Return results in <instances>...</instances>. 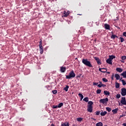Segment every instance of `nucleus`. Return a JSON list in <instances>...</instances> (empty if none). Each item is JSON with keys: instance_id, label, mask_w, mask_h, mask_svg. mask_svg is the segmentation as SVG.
<instances>
[{"instance_id": "obj_1", "label": "nucleus", "mask_w": 126, "mask_h": 126, "mask_svg": "<svg viewBox=\"0 0 126 126\" xmlns=\"http://www.w3.org/2000/svg\"><path fill=\"white\" fill-rule=\"evenodd\" d=\"M82 63H83L85 65H86V66H89V67H93V65H92V64H91V62L88 61V59H82Z\"/></svg>"}, {"instance_id": "obj_2", "label": "nucleus", "mask_w": 126, "mask_h": 126, "mask_svg": "<svg viewBox=\"0 0 126 126\" xmlns=\"http://www.w3.org/2000/svg\"><path fill=\"white\" fill-rule=\"evenodd\" d=\"M94 103L92 101H90L88 102V108H87V111L89 113H92L93 111V105Z\"/></svg>"}, {"instance_id": "obj_3", "label": "nucleus", "mask_w": 126, "mask_h": 126, "mask_svg": "<svg viewBox=\"0 0 126 126\" xmlns=\"http://www.w3.org/2000/svg\"><path fill=\"white\" fill-rule=\"evenodd\" d=\"M75 76V73L73 70H72L69 73L68 75H66V79H70V78H74Z\"/></svg>"}, {"instance_id": "obj_4", "label": "nucleus", "mask_w": 126, "mask_h": 126, "mask_svg": "<svg viewBox=\"0 0 126 126\" xmlns=\"http://www.w3.org/2000/svg\"><path fill=\"white\" fill-rule=\"evenodd\" d=\"M108 101H109V99L108 97H106L105 98L101 99L99 100V102H100V103H102V104H107Z\"/></svg>"}, {"instance_id": "obj_5", "label": "nucleus", "mask_w": 126, "mask_h": 126, "mask_svg": "<svg viewBox=\"0 0 126 126\" xmlns=\"http://www.w3.org/2000/svg\"><path fill=\"white\" fill-rule=\"evenodd\" d=\"M121 95L122 96H126V88H122L121 89Z\"/></svg>"}, {"instance_id": "obj_6", "label": "nucleus", "mask_w": 126, "mask_h": 126, "mask_svg": "<svg viewBox=\"0 0 126 126\" xmlns=\"http://www.w3.org/2000/svg\"><path fill=\"white\" fill-rule=\"evenodd\" d=\"M120 102L123 105H126V97H122V99L120 101Z\"/></svg>"}, {"instance_id": "obj_7", "label": "nucleus", "mask_w": 126, "mask_h": 126, "mask_svg": "<svg viewBox=\"0 0 126 126\" xmlns=\"http://www.w3.org/2000/svg\"><path fill=\"white\" fill-rule=\"evenodd\" d=\"M99 71L102 72L103 73H105V72H107V69L105 68H99L98 69Z\"/></svg>"}, {"instance_id": "obj_8", "label": "nucleus", "mask_w": 126, "mask_h": 126, "mask_svg": "<svg viewBox=\"0 0 126 126\" xmlns=\"http://www.w3.org/2000/svg\"><path fill=\"white\" fill-rule=\"evenodd\" d=\"M63 15L64 17H67L69 15V11L66 12L65 11H63Z\"/></svg>"}, {"instance_id": "obj_9", "label": "nucleus", "mask_w": 126, "mask_h": 126, "mask_svg": "<svg viewBox=\"0 0 126 126\" xmlns=\"http://www.w3.org/2000/svg\"><path fill=\"white\" fill-rule=\"evenodd\" d=\"M66 70V67H63V66H62L60 67V71H61V72H65V71Z\"/></svg>"}, {"instance_id": "obj_10", "label": "nucleus", "mask_w": 126, "mask_h": 126, "mask_svg": "<svg viewBox=\"0 0 126 126\" xmlns=\"http://www.w3.org/2000/svg\"><path fill=\"white\" fill-rule=\"evenodd\" d=\"M39 51L40 54H43L44 53V48L43 47L42 45L39 46Z\"/></svg>"}, {"instance_id": "obj_11", "label": "nucleus", "mask_w": 126, "mask_h": 126, "mask_svg": "<svg viewBox=\"0 0 126 126\" xmlns=\"http://www.w3.org/2000/svg\"><path fill=\"white\" fill-rule=\"evenodd\" d=\"M114 77H115L116 80H119L121 78V76L118 74H115Z\"/></svg>"}, {"instance_id": "obj_12", "label": "nucleus", "mask_w": 126, "mask_h": 126, "mask_svg": "<svg viewBox=\"0 0 126 126\" xmlns=\"http://www.w3.org/2000/svg\"><path fill=\"white\" fill-rule=\"evenodd\" d=\"M61 126H69V124L68 122L62 123Z\"/></svg>"}, {"instance_id": "obj_13", "label": "nucleus", "mask_w": 126, "mask_h": 126, "mask_svg": "<svg viewBox=\"0 0 126 126\" xmlns=\"http://www.w3.org/2000/svg\"><path fill=\"white\" fill-rule=\"evenodd\" d=\"M119 111V108H115V109L112 110V112L113 113V115H116Z\"/></svg>"}, {"instance_id": "obj_14", "label": "nucleus", "mask_w": 126, "mask_h": 126, "mask_svg": "<svg viewBox=\"0 0 126 126\" xmlns=\"http://www.w3.org/2000/svg\"><path fill=\"white\" fill-rule=\"evenodd\" d=\"M123 69L120 67H117L116 69V71H118V72H123Z\"/></svg>"}, {"instance_id": "obj_15", "label": "nucleus", "mask_w": 126, "mask_h": 126, "mask_svg": "<svg viewBox=\"0 0 126 126\" xmlns=\"http://www.w3.org/2000/svg\"><path fill=\"white\" fill-rule=\"evenodd\" d=\"M104 27L105 29H106L107 30H110V25H109L108 24H104Z\"/></svg>"}, {"instance_id": "obj_16", "label": "nucleus", "mask_w": 126, "mask_h": 126, "mask_svg": "<svg viewBox=\"0 0 126 126\" xmlns=\"http://www.w3.org/2000/svg\"><path fill=\"white\" fill-rule=\"evenodd\" d=\"M106 63H109V64H113V63H112V60H111V59H110L109 58L106 60Z\"/></svg>"}, {"instance_id": "obj_17", "label": "nucleus", "mask_w": 126, "mask_h": 126, "mask_svg": "<svg viewBox=\"0 0 126 126\" xmlns=\"http://www.w3.org/2000/svg\"><path fill=\"white\" fill-rule=\"evenodd\" d=\"M116 38H119V37H118L117 35H114V34H112L111 36V38L113 39V40L116 39Z\"/></svg>"}, {"instance_id": "obj_18", "label": "nucleus", "mask_w": 126, "mask_h": 126, "mask_svg": "<svg viewBox=\"0 0 126 126\" xmlns=\"http://www.w3.org/2000/svg\"><path fill=\"white\" fill-rule=\"evenodd\" d=\"M78 96L81 97L80 101H82V99L84 98V96L82 94H78Z\"/></svg>"}, {"instance_id": "obj_19", "label": "nucleus", "mask_w": 126, "mask_h": 126, "mask_svg": "<svg viewBox=\"0 0 126 126\" xmlns=\"http://www.w3.org/2000/svg\"><path fill=\"white\" fill-rule=\"evenodd\" d=\"M121 75L122 76H123V77L124 78H126V71H125V72H123L122 74H121Z\"/></svg>"}, {"instance_id": "obj_20", "label": "nucleus", "mask_w": 126, "mask_h": 126, "mask_svg": "<svg viewBox=\"0 0 126 126\" xmlns=\"http://www.w3.org/2000/svg\"><path fill=\"white\" fill-rule=\"evenodd\" d=\"M115 87H116V88H120V83L116 82H115Z\"/></svg>"}, {"instance_id": "obj_21", "label": "nucleus", "mask_w": 126, "mask_h": 126, "mask_svg": "<svg viewBox=\"0 0 126 126\" xmlns=\"http://www.w3.org/2000/svg\"><path fill=\"white\" fill-rule=\"evenodd\" d=\"M68 88H69V86L66 85V87L64 88L63 90H64L66 92L68 91Z\"/></svg>"}, {"instance_id": "obj_22", "label": "nucleus", "mask_w": 126, "mask_h": 126, "mask_svg": "<svg viewBox=\"0 0 126 126\" xmlns=\"http://www.w3.org/2000/svg\"><path fill=\"white\" fill-rule=\"evenodd\" d=\"M104 95H107L108 96H109V95H110V92H108L107 91H104L103 92Z\"/></svg>"}, {"instance_id": "obj_23", "label": "nucleus", "mask_w": 126, "mask_h": 126, "mask_svg": "<svg viewBox=\"0 0 126 126\" xmlns=\"http://www.w3.org/2000/svg\"><path fill=\"white\" fill-rule=\"evenodd\" d=\"M57 106H58V108H62V107L63 106V103L61 102Z\"/></svg>"}, {"instance_id": "obj_24", "label": "nucleus", "mask_w": 126, "mask_h": 126, "mask_svg": "<svg viewBox=\"0 0 126 126\" xmlns=\"http://www.w3.org/2000/svg\"><path fill=\"white\" fill-rule=\"evenodd\" d=\"M100 115L104 117L105 115H107V111H104V112H102L100 113Z\"/></svg>"}, {"instance_id": "obj_25", "label": "nucleus", "mask_w": 126, "mask_h": 126, "mask_svg": "<svg viewBox=\"0 0 126 126\" xmlns=\"http://www.w3.org/2000/svg\"><path fill=\"white\" fill-rule=\"evenodd\" d=\"M114 59H116V56L111 55L109 56V59L112 61V60H114Z\"/></svg>"}, {"instance_id": "obj_26", "label": "nucleus", "mask_w": 126, "mask_h": 126, "mask_svg": "<svg viewBox=\"0 0 126 126\" xmlns=\"http://www.w3.org/2000/svg\"><path fill=\"white\" fill-rule=\"evenodd\" d=\"M83 101H84L85 102H87L89 101V98L88 97H85L83 99Z\"/></svg>"}, {"instance_id": "obj_27", "label": "nucleus", "mask_w": 126, "mask_h": 126, "mask_svg": "<svg viewBox=\"0 0 126 126\" xmlns=\"http://www.w3.org/2000/svg\"><path fill=\"white\" fill-rule=\"evenodd\" d=\"M96 126H103V123L102 122H99L96 123L95 125Z\"/></svg>"}, {"instance_id": "obj_28", "label": "nucleus", "mask_w": 126, "mask_h": 126, "mask_svg": "<svg viewBox=\"0 0 126 126\" xmlns=\"http://www.w3.org/2000/svg\"><path fill=\"white\" fill-rule=\"evenodd\" d=\"M120 41H121V43H123V42H125V38H124V37H120L119 38Z\"/></svg>"}, {"instance_id": "obj_29", "label": "nucleus", "mask_w": 126, "mask_h": 126, "mask_svg": "<svg viewBox=\"0 0 126 126\" xmlns=\"http://www.w3.org/2000/svg\"><path fill=\"white\" fill-rule=\"evenodd\" d=\"M106 111H107V112H108L109 113H110V112H111L112 111V109L110 107H106Z\"/></svg>"}, {"instance_id": "obj_30", "label": "nucleus", "mask_w": 126, "mask_h": 126, "mask_svg": "<svg viewBox=\"0 0 126 126\" xmlns=\"http://www.w3.org/2000/svg\"><path fill=\"white\" fill-rule=\"evenodd\" d=\"M83 118H80V117L77 118V121L78 122H81L82 121H83Z\"/></svg>"}, {"instance_id": "obj_31", "label": "nucleus", "mask_w": 126, "mask_h": 126, "mask_svg": "<svg viewBox=\"0 0 126 126\" xmlns=\"http://www.w3.org/2000/svg\"><path fill=\"white\" fill-rule=\"evenodd\" d=\"M101 90L100 89H98L96 90V94H100V93H101Z\"/></svg>"}, {"instance_id": "obj_32", "label": "nucleus", "mask_w": 126, "mask_h": 126, "mask_svg": "<svg viewBox=\"0 0 126 126\" xmlns=\"http://www.w3.org/2000/svg\"><path fill=\"white\" fill-rule=\"evenodd\" d=\"M121 60H122V61H125V60H126V56H122Z\"/></svg>"}, {"instance_id": "obj_33", "label": "nucleus", "mask_w": 126, "mask_h": 126, "mask_svg": "<svg viewBox=\"0 0 126 126\" xmlns=\"http://www.w3.org/2000/svg\"><path fill=\"white\" fill-rule=\"evenodd\" d=\"M52 93L53 94H57V93H58V91H57V90H55L52 91Z\"/></svg>"}, {"instance_id": "obj_34", "label": "nucleus", "mask_w": 126, "mask_h": 126, "mask_svg": "<svg viewBox=\"0 0 126 126\" xmlns=\"http://www.w3.org/2000/svg\"><path fill=\"white\" fill-rule=\"evenodd\" d=\"M97 64H99V65H101L102 64V63H101V60H99L97 62Z\"/></svg>"}, {"instance_id": "obj_35", "label": "nucleus", "mask_w": 126, "mask_h": 126, "mask_svg": "<svg viewBox=\"0 0 126 126\" xmlns=\"http://www.w3.org/2000/svg\"><path fill=\"white\" fill-rule=\"evenodd\" d=\"M102 81L104 82H108V79H106L105 78H102Z\"/></svg>"}, {"instance_id": "obj_36", "label": "nucleus", "mask_w": 126, "mask_h": 126, "mask_svg": "<svg viewBox=\"0 0 126 126\" xmlns=\"http://www.w3.org/2000/svg\"><path fill=\"white\" fill-rule=\"evenodd\" d=\"M116 98H117V99H119V98H121V94H117V95H116Z\"/></svg>"}, {"instance_id": "obj_37", "label": "nucleus", "mask_w": 126, "mask_h": 126, "mask_svg": "<svg viewBox=\"0 0 126 126\" xmlns=\"http://www.w3.org/2000/svg\"><path fill=\"white\" fill-rule=\"evenodd\" d=\"M121 81H122L123 85H126V82L125 81V80H124V79L122 80Z\"/></svg>"}, {"instance_id": "obj_38", "label": "nucleus", "mask_w": 126, "mask_h": 126, "mask_svg": "<svg viewBox=\"0 0 126 126\" xmlns=\"http://www.w3.org/2000/svg\"><path fill=\"white\" fill-rule=\"evenodd\" d=\"M94 59L96 61V62H97V61H98L100 60V59H99V58L96 57H94Z\"/></svg>"}, {"instance_id": "obj_39", "label": "nucleus", "mask_w": 126, "mask_h": 126, "mask_svg": "<svg viewBox=\"0 0 126 126\" xmlns=\"http://www.w3.org/2000/svg\"><path fill=\"white\" fill-rule=\"evenodd\" d=\"M57 108H58V105H53V107H52L53 109H57Z\"/></svg>"}, {"instance_id": "obj_40", "label": "nucleus", "mask_w": 126, "mask_h": 126, "mask_svg": "<svg viewBox=\"0 0 126 126\" xmlns=\"http://www.w3.org/2000/svg\"><path fill=\"white\" fill-rule=\"evenodd\" d=\"M95 113L96 116H99V115H100V111H96Z\"/></svg>"}, {"instance_id": "obj_41", "label": "nucleus", "mask_w": 126, "mask_h": 126, "mask_svg": "<svg viewBox=\"0 0 126 126\" xmlns=\"http://www.w3.org/2000/svg\"><path fill=\"white\" fill-rule=\"evenodd\" d=\"M98 83H96V82L93 83V85H94V86H97V85H98Z\"/></svg>"}, {"instance_id": "obj_42", "label": "nucleus", "mask_w": 126, "mask_h": 126, "mask_svg": "<svg viewBox=\"0 0 126 126\" xmlns=\"http://www.w3.org/2000/svg\"><path fill=\"white\" fill-rule=\"evenodd\" d=\"M123 36L125 37H126V32H124L123 33Z\"/></svg>"}, {"instance_id": "obj_43", "label": "nucleus", "mask_w": 126, "mask_h": 126, "mask_svg": "<svg viewBox=\"0 0 126 126\" xmlns=\"http://www.w3.org/2000/svg\"><path fill=\"white\" fill-rule=\"evenodd\" d=\"M101 87H106V85L101 84Z\"/></svg>"}, {"instance_id": "obj_44", "label": "nucleus", "mask_w": 126, "mask_h": 126, "mask_svg": "<svg viewBox=\"0 0 126 126\" xmlns=\"http://www.w3.org/2000/svg\"><path fill=\"white\" fill-rule=\"evenodd\" d=\"M97 87H99V88H101V87H102V85L101 84H98L97 85Z\"/></svg>"}, {"instance_id": "obj_45", "label": "nucleus", "mask_w": 126, "mask_h": 126, "mask_svg": "<svg viewBox=\"0 0 126 126\" xmlns=\"http://www.w3.org/2000/svg\"><path fill=\"white\" fill-rule=\"evenodd\" d=\"M39 46H42V40H41V39L40 40V41L39 42Z\"/></svg>"}, {"instance_id": "obj_46", "label": "nucleus", "mask_w": 126, "mask_h": 126, "mask_svg": "<svg viewBox=\"0 0 126 126\" xmlns=\"http://www.w3.org/2000/svg\"><path fill=\"white\" fill-rule=\"evenodd\" d=\"M112 80H114V74L112 75V76L111 77Z\"/></svg>"}, {"instance_id": "obj_47", "label": "nucleus", "mask_w": 126, "mask_h": 126, "mask_svg": "<svg viewBox=\"0 0 126 126\" xmlns=\"http://www.w3.org/2000/svg\"><path fill=\"white\" fill-rule=\"evenodd\" d=\"M122 126H126V123H123V124H122Z\"/></svg>"}, {"instance_id": "obj_48", "label": "nucleus", "mask_w": 126, "mask_h": 126, "mask_svg": "<svg viewBox=\"0 0 126 126\" xmlns=\"http://www.w3.org/2000/svg\"><path fill=\"white\" fill-rule=\"evenodd\" d=\"M76 78H80V76H76Z\"/></svg>"}, {"instance_id": "obj_49", "label": "nucleus", "mask_w": 126, "mask_h": 126, "mask_svg": "<svg viewBox=\"0 0 126 126\" xmlns=\"http://www.w3.org/2000/svg\"><path fill=\"white\" fill-rule=\"evenodd\" d=\"M51 126H55V124H52L51 125Z\"/></svg>"}, {"instance_id": "obj_50", "label": "nucleus", "mask_w": 126, "mask_h": 126, "mask_svg": "<svg viewBox=\"0 0 126 126\" xmlns=\"http://www.w3.org/2000/svg\"><path fill=\"white\" fill-rule=\"evenodd\" d=\"M77 15H80V16H81V15H82V14H77Z\"/></svg>"}, {"instance_id": "obj_51", "label": "nucleus", "mask_w": 126, "mask_h": 126, "mask_svg": "<svg viewBox=\"0 0 126 126\" xmlns=\"http://www.w3.org/2000/svg\"><path fill=\"white\" fill-rule=\"evenodd\" d=\"M107 73H108V74H110V72H106Z\"/></svg>"}, {"instance_id": "obj_52", "label": "nucleus", "mask_w": 126, "mask_h": 126, "mask_svg": "<svg viewBox=\"0 0 126 126\" xmlns=\"http://www.w3.org/2000/svg\"><path fill=\"white\" fill-rule=\"evenodd\" d=\"M122 78H121L120 79V81H122Z\"/></svg>"}, {"instance_id": "obj_53", "label": "nucleus", "mask_w": 126, "mask_h": 126, "mask_svg": "<svg viewBox=\"0 0 126 126\" xmlns=\"http://www.w3.org/2000/svg\"><path fill=\"white\" fill-rule=\"evenodd\" d=\"M99 84H102V82H99Z\"/></svg>"}, {"instance_id": "obj_54", "label": "nucleus", "mask_w": 126, "mask_h": 126, "mask_svg": "<svg viewBox=\"0 0 126 126\" xmlns=\"http://www.w3.org/2000/svg\"><path fill=\"white\" fill-rule=\"evenodd\" d=\"M122 63H125V62H124V61H122Z\"/></svg>"}, {"instance_id": "obj_55", "label": "nucleus", "mask_w": 126, "mask_h": 126, "mask_svg": "<svg viewBox=\"0 0 126 126\" xmlns=\"http://www.w3.org/2000/svg\"><path fill=\"white\" fill-rule=\"evenodd\" d=\"M123 117H125V116H126V115H123Z\"/></svg>"}, {"instance_id": "obj_56", "label": "nucleus", "mask_w": 126, "mask_h": 126, "mask_svg": "<svg viewBox=\"0 0 126 126\" xmlns=\"http://www.w3.org/2000/svg\"><path fill=\"white\" fill-rule=\"evenodd\" d=\"M112 33L113 34V32H112Z\"/></svg>"}, {"instance_id": "obj_57", "label": "nucleus", "mask_w": 126, "mask_h": 126, "mask_svg": "<svg viewBox=\"0 0 126 126\" xmlns=\"http://www.w3.org/2000/svg\"><path fill=\"white\" fill-rule=\"evenodd\" d=\"M107 126V125H106V126Z\"/></svg>"}]
</instances>
